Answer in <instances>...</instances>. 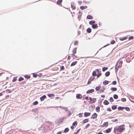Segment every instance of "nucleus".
Wrapping results in <instances>:
<instances>
[{
	"label": "nucleus",
	"mask_w": 134,
	"mask_h": 134,
	"mask_svg": "<svg viewBox=\"0 0 134 134\" xmlns=\"http://www.w3.org/2000/svg\"><path fill=\"white\" fill-rule=\"evenodd\" d=\"M125 129V128L122 125H120L118 127L114 128V132L116 134H119L122 132Z\"/></svg>",
	"instance_id": "obj_1"
},
{
	"label": "nucleus",
	"mask_w": 134,
	"mask_h": 134,
	"mask_svg": "<svg viewBox=\"0 0 134 134\" xmlns=\"http://www.w3.org/2000/svg\"><path fill=\"white\" fill-rule=\"evenodd\" d=\"M77 52V48H75L73 49L72 50V54H71L72 56H74L75 57V58H77V57L75 55V54Z\"/></svg>",
	"instance_id": "obj_2"
},
{
	"label": "nucleus",
	"mask_w": 134,
	"mask_h": 134,
	"mask_svg": "<svg viewBox=\"0 0 134 134\" xmlns=\"http://www.w3.org/2000/svg\"><path fill=\"white\" fill-rule=\"evenodd\" d=\"M119 60L118 61V65L117 66H118V68H121L122 67L121 65L123 63V62L122 60L119 62Z\"/></svg>",
	"instance_id": "obj_3"
},
{
	"label": "nucleus",
	"mask_w": 134,
	"mask_h": 134,
	"mask_svg": "<svg viewBox=\"0 0 134 134\" xmlns=\"http://www.w3.org/2000/svg\"><path fill=\"white\" fill-rule=\"evenodd\" d=\"M97 116V115L96 113H94L92 115L91 117V118L93 119L96 118Z\"/></svg>",
	"instance_id": "obj_4"
},
{
	"label": "nucleus",
	"mask_w": 134,
	"mask_h": 134,
	"mask_svg": "<svg viewBox=\"0 0 134 134\" xmlns=\"http://www.w3.org/2000/svg\"><path fill=\"white\" fill-rule=\"evenodd\" d=\"M108 125V122H104L102 125H100L101 127H104L107 126Z\"/></svg>",
	"instance_id": "obj_5"
},
{
	"label": "nucleus",
	"mask_w": 134,
	"mask_h": 134,
	"mask_svg": "<svg viewBox=\"0 0 134 134\" xmlns=\"http://www.w3.org/2000/svg\"><path fill=\"white\" fill-rule=\"evenodd\" d=\"M82 97V96L80 94H76V98L78 99H81Z\"/></svg>",
	"instance_id": "obj_6"
},
{
	"label": "nucleus",
	"mask_w": 134,
	"mask_h": 134,
	"mask_svg": "<svg viewBox=\"0 0 134 134\" xmlns=\"http://www.w3.org/2000/svg\"><path fill=\"white\" fill-rule=\"evenodd\" d=\"M91 113H90L85 112L84 113L85 117H88L91 115Z\"/></svg>",
	"instance_id": "obj_7"
},
{
	"label": "nucleus",
	"mask_w": 134,
	"mask_h": 134,
	"mask_svg": "<svg viewBox=\"0 0 134 134\" xmlns=\"http://www.w3.org/2000/svg\"><path fill=\"white\" fill-rule=\"evenodd\" d=\"M128 36H126L124 37H120L119 38V39L121 41H123L126 39L127 38Z\"/></svg>",
	"instance_id": "obj_8"
},
{
	"label": "nucleus",
	"mask_w": 134,
	"mask_h": 134,
	"mask_svg": "<svg viewBox=\"0 0 134 134\" xmlns=\"http://www.w3.org/2000/svg\"><path fill=\"white\" fill-rule=\"evenodd\" d=\"M94 91V90L93 89H91V90H88L87 92L86 93H87L89 94L90 93H92Z\"/></svg>",
	"instance_id": "obj_9"
},
{
	"label": "nucleus",
	"mask_w": 134,
	"mask_h": 134,
	"mask_svg": "<svg viewBox=\"0 0 134 134\" xmlns=\"http://www.w3.org/2000/svg\"><path fill=\"white\" fill-rule=\"evenodd\" d=\"M71 8L73 10H75L76 9V5L74 3L71 4Z\"/></svg>",
	"instance_id": "obj_10"
},
{
	"label": "nucleus",
	"mask_w": 134,
	"mask_h": 134,
	"mask_svg": "<svg viewBox=\"0 0 134 134\" xmlns=\"http://www.w3.org/2000/svg\"><path fill=\"white\" fill-rule=\"evenodd\" d=\"M95 21L94 20L91 21L89 22L90 24L92 25H97V24H95Z\"/></svg>",
	"instance_id": "obj_11"
},
{
	"label": "nucleus",
	"mask_w": 134,
	"mask_h": 134,
	"mask_svg": "<svg viewBox=\"0 0 134 134\" xmlns=\"http://www.w3.org/2000/svg\"><path fill=\"white\" fill-rule=\"evenodd\" d=\"M96 101V98H93L92 99V100L91 101V102H89V103H95Z\"/></svg>",
	"instance_id": "obj_12"
},
{
	"label": "nucleus",
	"mask_w": 134,
	"mask_h": 134,
	"mask_svg": "<svg viewBox=\"0 0 134 134\" xmlns=\"http://www.w3.org/2000/svg\"><path fill=\"white\" fill-rule=\"evenodd\" d=\"M46 98V97L45 95L43 96L40 98L41 101H43Z\"/></svg>",
	"instance_id": "obj_13"
},
{
	"label": "nucleus",
	"mask_w": 134,
	"mask_h": 134,
	"mask_svg": "<svg viewBox=\"0 0 134 134\" xmlns=\"http://www.w3.org/2000/svg\"><path fill=\"white\" fill-rule=\"evenodd\" d=\"M112 127L111 128H109L106 130V132L107 133H108L110 132L111 130Z\"/></svg>",
	"instance_id": "obj_14"
},
{
	"label": "nucleus",
	"mask_w": 134,
	"mask_h": 134,
	"mask_svg": "<svg viewBox=\"0 0 134 134\" xmlns=\"http://www.w3.org/2000/svg\"><path fill=\"white\" fill-rule=\"evenodd\" d=\"M80 8L82 10H83L87 8V6H81L80 7Z\"/></svg>",
	"instance_id": "obj_15"
},
{
	"label": "nucleus",
	"mask_w": 134,
	"mask_h": 134,
	"mask_svg": "<svg viewBox=\"0 0 134 134\" xmlns=\"http://www.w3.org/2000/svg\"><path fill=\"white\" fill-rule=\"evenodd\" d=\"M118 62H117V63H116V64L115 65V70H116V71H118V69L119 68H118V66H117L118 65Z\"/></svg>",
	"instance_id": "obj_16"
},
{
	"label": "nucleus",
	"mask_w": 134,
	"mask_h": 134,
	"mask_svg": "<svg viewBox=\"0 0 134 134\" xmlns=\"http://www.w3.org/2000/svg\"><path fill=\"white\" fill-rule=\"evenodd\" d=\"M88 121H89V120L88 119H85L83 121V123L85 124V123H86L88 122Z\"/></svg>",
	"instance_id": "obj_17"
},
{
	"label": "nucleus",
	"mask_w": 134,
	"mask_h": 134,
	"mask_svg": "<svg viewBox=\"0 0 134 134\" xmlns=\"http://www.w3.org/2000/svg\"><path fill=\"white\" fill-rule=\"evenodd\" d=\"M62 2V0H58L57 2V3L59 5Z\"/></svg>",
	"instance_id": "obj_18"
},
{
	"label": "nucleus",
	"mask_w": 134,
	"mask_h": 134,
	"mask_svg": "<svg viewBox=\"0 0 134 134\" xmlns=\"http://www.w3.org/2000/svg\"><path fill=\"white\" fill-rule=\"evenodd\" d=\"M104 104L107 105L109 104V102L107 100H105L104 101Z\"/></svg>",
	"instance_id": "obj_19"
},
{
	"label": "nucleus",
	"mask_w": 134,
	"mask_h": 134,
	"mask_svg": "<svg viewBox=\"0 0 134 134\" xmlns=\"http://www.w3.org/2000/svg\"><path fill=\"white\" fill-rule=\"evenodd\" d=\"M77 62V61H75L74 62H72L71 64V66H73L75 65Z\"/></svg>",
	"instance_id": "obj_20"
},
{
	"label": "nucleus",
	"mask_w": 134,
	"mask_h": 134,
	"mask_svg": "<svg viewBox=\"0 0 134 134\" xmlns=\"http://www.w3.org/2000/svg\"><path fill=\"white\" fill-rule=\"evenodd\" d=\"M100 108L98 106L96 107V111L97 112H99L100 111Z\"/></svg>",
	"instance_id": "obj_21"
},
{
	"label": "nucleus",
	"mask_w": 134,
	"mask_h": 134,
	"mask_svg": "<svg viewBox=\"0 0 134 134\" xmlns=\"http://www.w3.org/2000/svg\"><path fill=\"white\" fill-rule=\"evenodd\" d=\"M105 90V88H103V89L100 90L99 91V93H103L104 92V91Z\"/></svg>",
	"instance_id": "obj_22"
},
{
	"label": "nucleus",
	"mask_w": 134,
	"mask_h": 134,
	"mask_svg": "<svg viewBox=\"0 0 134 134\" xmlns=\"http://www.w3.org/2000/svg\"><path fill=\"white\" fill-rule=\"evenodd\" d=\"M49 97H51L53 96H54L55 95L54 94H48L47 95Z\"/></svg>",
	"instance_id": "obj_23"
},
{
	"label": "nucleus",
	"mask_w": 134,
	"mask_h": 134,
	"mask_svg": "<svg viewBox=\"0 0 134 134\" xmlns=\"http://www.w3.org/2000/svg\"><path fill=\"white\" fill-rule=\"evenodd\" d=\"M111 90L113 91H116L117 90V89L116 87H112L111 88Z\"/></svg>",
	"instance_id": "obj_24"
},
{
	"label": "nucleus",
	"mask_w": 134,
	"mask_h": 134,
	"mask_svg": "<svg viewBox=\"0 0 134 134\" xmlns=\"http://www.w3.org/2000/svg\"><path fill=\"white\" fill-rule=\"evenodd\" d=\"M92 75L94 76H97V74L95 71H93L92 73Z\"/></svg>",
	"instance_id": "obj_25"
},
{
	"label": "nucleus",
	"mask_w": 134,
	"mask_h": 134,
	"mask_svg": "<svg viewBox=\"0 0 134 134\" xmlns=\"http://www.w3.org/2000/svg\"><path fill=\"white\" fill-rule=\"evenodd\" d=\"M100 87L101 86H100L96 87V90L97 91H98L100 89Z\"/></svg>",
	"instance_id": "obj_26"
},
{
	"label": "nucleus",
	"mask_w": 134,
	"mask_h": 134,
	"mask_svg": "<svg viewBox=\"0 0 134 134\" xmlns=\"http://www.w3.org/2000/svg\"><path fill=\"white\" fill-rule=\"evenodd\" d=\"M108 82L107 80H105L103 82V84L104 85H106L108 84Z\"/></svg>",
	"instance_id": "obj_27"
},
{
	"label": "nucleus",
	"mask_w": 134,
	"mask_h": 134,
	"mask_svg": "<svg viewBox=\"0 0 134 134\" xmlns=\"http://www.w3.org/2000/svg\"><path fill=\"white\" fill-rule=\"evenodd\" d=\"M124 109V107H119L118 108V109L119 110H120Z\"/></svg>",
	"instance_id": "obj_28"
},
{
	"label": "nucleus",
	"mask_w": 134,
	"mask_h": 134,
	"mask_svg": "<svg viewBox=\"0 0 134 134\" xmlns=\"http://www.w3.org/2000/svg\"><path fill=\"white\" fill-rule=\"evenodd\" d=\"M110 74V72L109 71H107L105 73V76H108Z\"/></svg>",
	"instance_id": "obj_29"
},
{
	"label": "nucleus",
	"mask_w": 134,
	"mask_h": 134,
	"mask_svg": "<svg viewBox=\"0 0 134 134\" xmlns=\"http://www.w3.org/2000/svg\"><path fill=\"white\" fill-rule=\"evenodd\" d=\"M87 18L89 19H92L93 18V17L90 15H88L87 16Z\"/></svg>",
	"instance_id": "obj_30"
},
{
	"label": "nucleus",
	"mask_w": 134,
	"mask_h": 134,
	"mask_svg": "<svg viewBox=\"0 0 134 134\" xmlns=\"http://www.w3.org/2000/svg\"><path fill=\"white\" fill-rule=\"evenodd\" d=\"M117 108V107L115 105H114L112 106V109L113 110H115Z\"/></svg>",
	"instance_id": "obj_31"
},
{
	"label": "nucleus",
	"mask_w": 134,
	"mask_h": 134,
	"mask_svg": "<svg viewBox=\"0 0 134 134\" xmlns=\"http://www.w3.org/2000/svg\"><path fill=\"white\" fill-rule=\"evenodd\" d=\"M69 131V129L68 128H66L64 130V132L66 133Z\"/></svg>",
	"instance_id": "obj_32"
},
{
	"label": "nucleus",
	"mask_w": 134,
	"mask_h": 134,
	"mask_svg": "<svg viewBox=\"0 0 134 134\" xmlns=\"http://www.w3.org/2000/svg\"><path fill=\"white\" fill-rule=\"evenodd\" d=\"M87 31L88 33H90L91 31V30L90 28H88L87 29Z\"/></svg>",
	"instance_id": "obj_33"
},
{
	"label": "nucleus",
	"mask_w": 134,
	"mask_h": 134,
	"mask_svg": "<svg viewBox=\"0 0 134 134\" xmlns=\"http://www.w3.org/2000/svg\"><path fill=\"white\" fill-rule=\"evenodd\" d=\"M77 124V122L76 121H75L74 122H73L72 125L74 126H76Z\"/></svg>",
	"instance_id": "obj_34"
},
{
	"label": "nucleus",
	"mask_w": 134,
	"mask_h": 134,
	"mask_svg": "<svg viewBox=\"0 0 134 134\" xmlns=\"http://www.w3.org/2000/svg\"><path fill=\"white\" fill-rule=\"evenodd\" d=\"M38 103V102L37 101H36L33 103V104L34 105H36Z\"/></svg>",
	"instance_id": "obj_35"
},
{
	"label": "nucleus",
	"mask_w": 134,
	"mask_h": 134,
	"mask_svg": "<svg viewBox=\"0 0 134 134\" xmlns=\"http://www.w3.org/2000/svg\"><path fill=\"white\" fill-rule=\"evenodd\" d=\"M134 38V37L133 36H131L129 38V40H131L133 39Z\"/></svg>",
	"instance_id": "obj_36"
},
{
	"label": "nucleus",
	"mask_w": 134,
	"mask_h": 134,
	"mask_svg": "<svg viewBox=\"0 0 134 134\" xmlns=\"http://www.w3.org/2000/svg\"><path fill=\"white\" fill-rule=\"evenodd\" d=\"M92 81V80H91V79L90 78V79H89V80L88 81V82L87 83V84H90L91 83V81Z\"/></svg>",
	"instance_id": "obj_37"
},
{
	"label": "nucleus",
	"mask_w": 134,
	"mask_h": 134,
	"mask_svg": "<svg viewBox=\"0 0 134 134\" xmlns=\"http://www.w3.org/2000/svg\"><path fill=\"white\" fill-rule=\"evenodd\" d=\"M113 97L115 99H117L118 98V96L116 94H114L113 96Z\"/></svg>",
	"instance_id": "obj_38"
},
{
	"label": "nucleus",
	"mask_w": 134,
	"mask_h": 134,
	"mask_svg": "<svg viewBox=\"0 0 134 134\" xmlns=\"http://www.w3.org/2000/svg\"><path fill=\"white\" fill-rule=\"evenodd\" d=\"M24 77L27 79H29L30 77V76H28L27 75H25L24 76Z\"/></svg>",
	"instance_id": "obj_39"
},
{
	"label": "nucleus",
	"mask_w": 134,
	"mask_h": 134,
	"mask_svg": "<svg viewBox=\"0 0 134 134\" xmlns=\"http://www.w3.org/2000/svg\"><path fill=\"white\" fill-rule=\"evenodd\" d=\"M108 69L107 67H104L102 68V71H105V70H107Z\"/></svg>",
	"instance_id": "obj_40"
},
{
	"label": "nucleus",
	"mask_w": 134,
	"mask_h": 134,
	"mask_svg": "<svg viewBox=\"0 0 134 134\" xmlns=\"http://www.w3.org/2000/svg\"><path fill=\"white\" fill-rule=\"evenodd\" d=\"M23 80L24 78H23L21 77H20L19 78L18 80L19 81H21Z\"/></svg>",
	"instance_id": "obj_41"
},
{
	"label": "nucleus",
	"mask_w": 134,
	"mask_h": 134,
	"mask_svg": "<svg viewBox=\"0 0 134 134\" xmlns=\"http://www.w3.org/2000/svg\"><path fill=\"white\" fill-rule=\"evenodd\" d=\"M33 77H36L37 76V75L35 73H33Z\"/></svg>",
	"instance_id": "obj_42"
},
{
	"label": "nucleus",
	"mask_w": 134,
	"mask_h": 134,
	"mask_svg": "<svg viewBox=\"0 0 134 134\" xmlns=\"http://www.w3.org/2000/svg\"><path fill=\"white\" fill-rule=\"evenodd\" d=\"M101 75V73L99 72H98V74L97 75V78L99 77Z\"/></svg>",
	"instance_id": "obj_43"
},
{
	"label": "nucleus",
	"mask_w": 134,
	"mask_h": 134,
	"mask_svg": "<svg viewBox=\"0 0 134 134\" xmlns=\"http://www.w3.org/2000/svg\"><path fill=\"white\" fill-rule=\"evenodd\" d=\"M115 43V41L114 40H112L110 42V43L111 44H114Z\"/></svg>",
	"instance_id": "obj_44"
},
{
	"label": "nucleus",
	"mask_w": 134,
	"mask_h": 134,
	"mask_svg": "<svg viewBox=\"0 0 134 134\" xmlns=\"http://www.w3.org/2000/svg\"><path fill=\"white\" fill-rule=\"evenodd\" d=\"M125 109L127 111H130V109L127 107H126L125 108Z\"/></svg>",
	"instance_id": "obj_45"
},
{
	"label": "nucleus",
	"mask_w": 134,
	"mask_h": 134,
	"mask_svg": "<svg viewBox=\"0 0 134 134\" xmlns=\"http://www.w3.org/2000/svg\"><path fill=\"white\" fill-rule=\"evenodd\" d=\"M116 82L115 81H113L112 83V84L113 85H115L116 84Z\"/></svg>",
	"instance_id": "obj_46"
},
{
	"label": "nucleus",
	"mask_w": 134,
	"mask_h": 134,
	"mask_svg": "<svg viewBox=\"0 0 134 134\" xmlns=\"http://www.w3.org/2000/svg\"><path fill=\"white\" fill-rule=\"evenodd\" d=\"M16 77H14L13 78L12 80V82H15V81H16Z\"/></svg>",
	"instance_id": "obj_47"
},
{
	"label": "nucleus",
	"mask_w": 134,
	"mask_h": 134,
	"mask_svg": "<svg viewBox=\"0 0 134 134\" xmlns=\"http://www.w3.org/2000/svg\"><path fill=\"white\" fill-rule=\"evenodd\" d=\"M78 41H75L74 43V44L75 45H77L78 44Z\"/></svg>",
	"instance_id": "obj_48"
},
{
	"label": "nucleus",
	"mask_w": 134,
	"mask_h": 134,
	"mask_svg": "<svg viewBox=\"0 0 134 134\" xmlns=\"http://www.w3.org/2000/svg\"><path fill=\"white\" fill-rule=\"evenodd\" d=\"M110 100L111 102H113L114 101V99L112 97H111L110 98Z\"/></svg>",
	"instance_id": "obj_49"
},
{
	"label": "nucleus",
	"mask_w": 134,
	"mask_h": 134,
	"mask_svg": "<svg viewBox=\"0 0 134 134\" xmlns=\"http://www.w3.org/2000/svg\"><path fill=\"white\" fill-rule=\"evenodd\" d=\"M79 116L80 118H81L82 117V114L81 113H80L79 114Z\"/></svg>",
	"instance_id": "obj_50"
},
{
	"label": "nucleus",
	"mask_w": 134,
	"mask_h": 134,
	"mask_svg": "<svg viewBox=\"0 0 134 134\" xmlns=\"http://www.w3.org/2000/svg\"><path fill=\"white\" fill-rule=\"evenodd\" d=\"M64 67L62 66L60 67V70H64Z\"/></svg>",
	"instance_id": "obj_51"
},
{
	"label": "nucleus",
	"mask_w": 134,
	"mask_h": 134,
	"mask_svg": "<svg viewBox=\"0 0 134 134\" xmlns=\"http://www.w3.org/2000/svg\"><path fill=\"white\" fill-rule=\"evenodd\" d=\"M90 125V124H88L86 126L85 128L86 129H87L88 127H89Z\"/></svg>",
	"instance_id": "obj_52"
},
{
	"label": "nucleus",
	"mask_w": 134,
	"mask_h": 134,
	"mask_svg": "<svg viewBox=\"0 0 134 134\" xmlns=\"http://www.w3.org/2000/svg\"><path fill=\"white\" fill-rule=\"evenodd\" d=\"M92 27L93 29H96L98 27L97 26H92Z\"/></svg>",
	"instance_id": "obj_53"
},
{
	"label": "nucleus",
	"mask_w": 134,
	"mask_h": 134,
	"mask_svg": "<svg viewBox=\"0 0 134 134\" xmlns=\"http://www.w3.org/2000/svg\"><path fill=\"white\" fill-rule=\"evenodd\" d=\"M122 101L123 102H125L126 101V100L125 98H122L121 99Z\"/></svg>",
	"instance_id": "obj_54"
},
{
	"label": "nucleus",
	"mask_w": 134,
	"mask_h": 134,
	"mask_svg": "<svg viewBox=\"0 0 134 134\" xmlns=\"http://www.w3.org/2000/svg\"><path fill=\"white\" fill-rule=\"evenodd\" d=\"M118 120L116 119H114L112 120V122H115L116 121Z\"/></svg>",
	"instance_id": "obj_55"
},
{
	"label": "nucleus",
	"mask_w": 134,
	"mask_h": 134,
	"mask_svg": "<svg viewBox=\"0 0 134 134\" xmlns=\"http://www.w3.org/2000/svg\"><path fill=\"white\" fill-rule=\"evenodd\" d=\"M70 59H71V56L70 55H69L68 56L67 59L68 60H69Z\"/></svg>",
	"instance_id": "obj_56"
},
{
	"label": "nucleus",
	"mask_w": 134,
	"mask_h": 134,
	"mask_svg": "<svg viewBox=\"0 0 134 134\" xmlns=\"http://www.w3.org/2000/svg\"><path fill=\"white\" fill-rule=\"evenodd\" d=\"M107 111H111V109L110 108H108L107 109Z\"/></svg>",
	"instance_id": "obj_57"
},
{
	"label": "nucleus",
	"mask_w": 134,
	"mask_h": 134,
	"mask_svg": "<svg viewBox=\"0 0 134 134\" xmlns=\"http://www.w3.org/2000/svg\"><path fill=\"white\" fill-rule=\"evenodd\" d=\"M80 130H81V129H78V130L77 131V132H76L77 133H78L79 132V131H80Z\"/></svg>",
	"instance_id": "obj_58"
},
{
	"label": "nucleus",
	"mask_w": 134,
	"mask_h": 134,
	"mask_svg": "<svg viewBox=\"0 0 134 134\" xmlns=\"http://www.w3.org/2000/svg\"><path fill=\"white\" fill-rule=\"evenodd\" d=\"M62 133V132H61V131H59V132H57V134H61Z\"/></svg>",
	"instance_id": "obj_59"
},
{
	"label": "nucleus",
	"mask_w": 134,
	"mask_h": 134,
	"mask_svg": "<svg viewBox=\"0 0 134 134\" xmlns=\"http://www.w3.org/2000/svg\"><path fill=\"white\" fill-rule=\"evenodd\" d=\"M71 128L72 129H74V126H71Z\"/></svg>",
	"instance_id": "obj_60"
},
{
	"label": "nucleus",
	"mask_w": 134,
	"mask_h": 134,
	"mask_svg": "<svg viewBox=\"0 0 134 134\" xmlns=\"http://www.w3.org/2000/svg\"><path fill=\"white\" fill-rule=\"evenodd\" d=\"M89 98H90V101L89 102H91V101H92V98L91 97H89Z\"/></svg>",
	"instance_id": "obj_61"
},
{
	"label": "nucleus",
	"mask_w": 134,
	"mask_h": 134,
	"mask_svg": "<svg viewBox=\"0 0 134 134\" xmlns=\"http://www.w3.org/2000/svg\"><path fill=\"white\" fill-rule=\"evenodd\" d=\"M25 82H26L25 81H23L21 83L23 84H24L25 83Z\"/></svg>",
	"instance_id": "obj_62"
},
{
	"label": "nucleus",
	"mask_w": 134,
	"mask_h": 134,
	"mask_svg": "<svg viewBox=\"0 0 134 134\" xmlns=\"http://www.w3.org/2000/svg\"><path fill=\"white\" fill-rule=\"evenodd\" d=\"M105 96L104 95H102L101 96V97L102 98H104Z\"/></svg>",
	"instance_id": "obj_63"
},
{
	"label": "nucleus",
	"mask_w": 134,
	"mask_h": 134,
	"mask_svg": "<svg viewBox=\"0 0 134 134\" xmlns=\"http://www.w3.org/2000/svg\"><path fill=\"white\" fill-rule=\"evenodd\" d=\"M97 134H103V133H102V132H98Z\"/></svg>",
	"instance_id": "obj_64"
}]
</instances>
